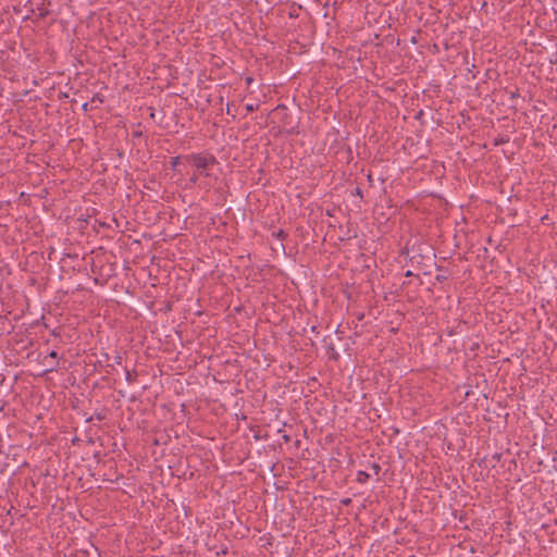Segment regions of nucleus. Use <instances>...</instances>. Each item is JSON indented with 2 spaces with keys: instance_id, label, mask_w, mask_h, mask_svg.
Here are the masks:
<instances>
[{
  "instance_id": "f257e3e1",
  "label": "nucleus",
  "mask_w": 557,
  "mask_h": 557,
  "mask_svg": "<svg viewBox=\"0 0 557 557\" xmlns=\"http://www.w3.org/2000/svg\"><path fill=\"white\" fill-rule=\"evenodd\" d=\"M183 158L193 164L197 173L203 176H209V171L218 163L216 158L209 153H193Z\"/></svg>"
},
{
  "instance_id": "f03ea898",
  "label": "nucleus",
  "mask_w": 557,
  "mask_h": 557,
  "mask_svg": "<svg viewBox=\"0 0 557 557\" xmlns=\"http://www.w3.org/2000/svg\"><path fill=\"white\" fill-rule=\"evenodd\" d=\"M125 379L127 383L133 384L137 380V372L135 370H125Z\"/></svg>"
},
{
  "instance_id": "7ed1b4c3",
  "label": "nucleus",
  "mask_w": 557,
  "mask_h": 557,
  "mask_svg": "<svg viewBox=\"0 0 557 557\" xmlns=\"http://www.w3.org/2000/svg\"><path fill=\"white\" fill-rule=\"evenodd\" d=\"M370 475L366 471H358L357 472V482L359 483H366L369 480Z\"/></svg>"
},
{
  "instance_id": "20e7f679",
  "label": "nucleus",
  "mask_w": 557,
  "mask_h": 557,
  "mask_svg": "<svg viewBox=\"0 0 557 557\" xmlns=\"http://www.w3.org/2000/svg\"><path fill=\"white\" fill-rule=\"evenodd\" d=\"M509 141V138L507 136H499L494 139V146H499L507 144Z\"/></svg>"
},
{
  "instance_id": "39448f33",
  "label": "nucleus",
  "mask_w": 557,
  "mask_h": 557,
  "mask_svg": "<svg viewBox=\"0 0 557 557\" xmlns=\"http://www.w3.org/2000/svg\"><path fill=\"white\" fill-rule=\"evenodd\" d=\"M181 159H182L181 156L171 158L170 164H171L172 169L175 170L177 168V165L180 164Z\"/></svg>"
},
{
  "instance_id": "423d86ee",
  "label": "nucleus",
  "mask_w": 557,
  "mask_h": 557,
  "mask_svg": "<svg viewBox=\"0 0 557 557\" xmlns=\"http://www.w3.org/2000/svg\"><path fill=\"white\" fill-rule=\"evenodd\" d=\"M259 104L258 103H248L246 104V110L248 112H253L255 110H258Z\"/></svg>"
},
{
  "instance_id": "0eeeda50",
  "label": "nucleus",
  "mask_w": 557,
  "mask_h": 557,
  "mask_svg": "<svg viewBox=\"0 0 557 557\" xmlns=\"http://www.w3.org/2000/svg\"><path fill=\"white\" fill-rule=\"evenodd\" d=\"M371 469L373 470V472H374L375 474H379V473H380V471H381V466H380L379 463H376V462H373V463L371 465Z\"/></svg>"
},
{
  "instance_id": "6e6552de",
  "label": "nucleus",
  "mask_w": 557,
  "mask_h": 557,
  "mask_svg": "<svg viewBox=\"0 0 557 557\" xmlns=\"http://www.w3.org/2000/svg\"><path fill=\"white\" fill-rule=\"evenodd\" d=\"M199 175H200V174H199V173H197V172H196V173H194V174H193V176L189 178V182H190L191 184H196V183L198 182V177H199Z\"/></svg>"
},
{
  "instance_id": "1a4fd4ad",
  "label": "nucleus",
  "mask_w": 557,
  "mask_h": 557,
  "mask_svg": "<svg viewBox=\"0 0 557 557\" xmlns=\"http://www.w3.org/2000/svg\"><path fill=\"white\" fill-rule=\"evenodd\" d=\"M91 101H92V102L98 101V102H100V103H101V102H103V99L101 98V96H100V95H95Z\"/></svg>"
},
{
  "instance_id": "9d476101",
  "label": "nucleus",
  "mask_w": 557,
  "mask_h": 557,
  "mask_svg": "<svg viewBox=\"0 0 557 557\" xmlns=\"http://www.w3.org/2000/svg\"><path fill=\"white\" fill-rule=\"evenodd\" d=\"M341 503H342L344 506H348V505H350L351 499H350V498H344V499H342V500H341Z\"/></svg>"
},
{
  "instance_id": "9b49d317",
  "label": "nucleus",
  "mask_w": 557,
  "mask_h": 557,
  "mask_svg": "<svg viewBox=\"0 0 557 557\" xmlns=\"http://www.w3.org/2000/svg\"><path fill=\"white\" fill-rule=\"evenodd\" d=\"M48 14H49L48 10H41L40 13H39V16L41 18H45Z\"/></svg>"
},
{
  "instance_id": "f8f14e48",
  "label": "nucleus",
  "mask_w": 557,
  "mask_h": 557,
  "mask_svg": "<svg viewBox=\"0 0 557 557\" xmlns=\"http://www.w3.org/2000/svg\"><path fill=\"white\" fill-rule=\"evenodd\" d=\"M114 361H115L116 364H121L122 363V357L120 355L115 356Z\"/></svg>"
},
{
  "instance_id": "ddd939ff",
  "label": "nucleus",
  "mask_w": 557,
  "mask_h": 557,
  "mask_svg": "<svg viewBox=\"0 0 557 557\" xmlns=\"http://www.w3.org/2000/svg\"><path fill=\"white\" fill-rule=\"evenodd\" d=\"M48 357L55 359L58 358V352L55 350H52Z\"/></svg>"
},
{
  "instance_id": "4468645a",
  "label": "nucleus",
  "mask_w": 557,
  "mask_h": 557,
  "mask_svg": "<svg viewBox=\"0 0 557 557\" xmlns=\"http://www.w3.org/2000/svg\"><path fill=\"white\" fill-rule=\"evenodd\" d=\"M282 437H283L285 443H288L290 441V437L288 435H286V434L283 435Z\"/></svg>"
},
{
  "instance_id": "2eb2a0df",
  "label": "nucleus",
  "mask_w": 557,
  "mask_h": 557,
  "mask_svg": "<svg viewBox=\"0 0 557 557\" xmlns=\"http://www.w3.org/2000/svg\"><path fill=\"white\" fill-rule=\"evenodd\" d=\"M276 235H277V237H283L284 236L283 230H280Z\"/></svg>"
},
{
  "instance_id": "dca6fc26",
  "label": "nucleus",
  "mask_w": 557,
  "mask_h": 557,
  "mask_svg": "<svg viewBox=\"0 0 557 557\" xmlns=\"http://www.w3.org/2000/svg\"><path fill=\"white\" fill-rule=\"evenodd\" d=\"M436 280H437V281H440V282H442L443 280H445V276H443V275H437V276H436Z\"/></svg>"
},
{
  "instance_id": "f3484780",
  "label": "nucleus",
  "mask_w": 557,
  "mask_h": 557,
  "mask_svg": "<svg viewBox=\"0 0 557 557\" xmlns=\"http://www.w3.org/2000/svg\"><path fill=\"white\" fill-rule=\"evenodd\" d=\"M83 110L84 111H88V103L87 102L83 104Z\"/></svg>"
},
{
  "instance_id": "a211bd4d",
  "label": "nucleus",
  "mask_w": 557,
  "mask_h": 557,
  "mask_svg": "<svg viewBox=\"0 0 557 557\" xmlns=\"http://www.w3.org/2000/svg\"><path fill=\"white\" fill-rule=\"evenodd\" d=\"M356 194L359 195V196H362L361 189L359 187L356 188Z\"/></svg>"
},
{
  "instance_id": "6ab92c4d",
  "label": "nucleus",
  "mask_w": 557,
  "mask_h": 557,
  "mask_svg": "<svg viewBox=\"0 0 557 557\" xmlns=\"http://www.w3.org/2000/svg\"><path fill=\"white\" fill-rule=\"evenodd\" d=\"M231 111H232V108H230V106H227V109H226L227 114H230Z\"/></svg>"
},
{
  "instance_id": "aec40b11",
  "label": "nucleus",
  "mask_w": 557,
  "mask_h": 557,
  "mask_svg": "<svg viewBox=\"0 0 557 557\" xmlns=\"http://www.w3.org/2000/svg\"><path fill=\"white\" fill-rule=\"evenodd\" d=\"M53 370H55V367H52V368H50V369L46 370V372H51V371H53Z\"/></svg>"
},
{
  "instance_id": "412c9836",
  "label": "nucleus",
  "mask_w": 557,
  "mask_h": 557,
  "mask_svg": "<svg viewBox=\"0 0 557 557\" xmlns=\"http://www.w3.org/2000/svg\"><path fill=\"white\" fill-rule=\"evenodd\" d=\"M411 275H412L411 271H407L406 276H411Z\"/></svg>"
}]
</instances>
